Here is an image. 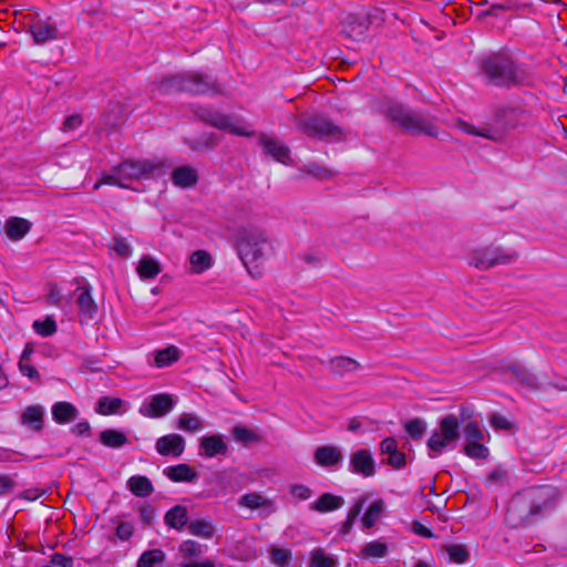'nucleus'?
Wrapping results in <instances>:
<instances>
[{
  "instance_id": "obj_4",
  "label": "nucleus",
  "mask_w": 567,
  "mask_h": 567,
  "mask_svg": "<svg viewBox=\"0 0 567 567\" xmlns=\"http://www.w3.org/2000/svg\"><path fill=\"white\" fill-rule=\"evenodd\" d=\"M388 117L412 134H425L440 137L436 125L420 113L412 112L401 104H393L386 110Z\"/></svg>"
},
{
  "instance_id": "obj_20",
  "label": "nucleus",
  "mask_w": 567,
  "mask_h": 567,
  "mask_svg": "<svg viewBox=\"0 0 567 567\" xmlns=\"http://www.w3.org/2000/svg\"><path fill=\"white\" fill-rule=\"evenodd\" d=\"M238 505L240 507H245L251 511L264 508L267 509L269 513L275 512L274 501L257 492L241 495L238 498Z\"/></svg>"
},
{
  "instance_id": "obj_56",
  "label": "nucleus",
  "mask_w": 567,
  "mask_h": 567,
  "mask_svg": "<svg viewBox=\"0 0 567 567\" xmlns=\"http://www.w3.org/2000/svg\"><path fill=\"white\" fill-rule=\"evenodd\" d=\"M20 372L31 380L39 379L38 370L30 363V361L19 360Z\"/></svg>"
},
{
  "instance_id": "obj_57",
  "label": "nucleus",
  "mask_w": 567,
  "mask_h": 567,
  "mask_svg": "<svg viewBox=\"0 0 567 567\" xmlns=\"http://www.w3.org/2000/svg\"><path fill=\"white\" fill-rule=\"evenodd\" d=\"M489 423L495 429L509 430L512 427V423L504 415L497 413L489 416Z\"/></svg>"
},
{
  "instance_id": "obj_26",
  "label": "nucleus",
  "mask_w": 567,
  "mask_h": 567,
  "mask_svg": "<svg viewBox=\"0 0 567 567\" xmlns=\"http://www.w3.org/2000/svg\"><path fill=\"white\" fill-rule=\"evenodd\" d=\"M172 181L178 187L188 188L197 183L198 175L190 166H179L173 171Z\"/></svg>"
},
{
  "instance_id": "obj_63",
  "label": "nucleus",
  "mask_w": 567,
  "mask_h": 567,
  "mask_svg": "<svg viewBox=\"0 0 567 567\" xmlns=\"http://www.w3.org/2000/svg\"><path fill=\"white\" fill-rule=\"evenodd\" d=\"M412 530L419 536L431 538L433 537V533L430 528H427L425 525L421 524L420 522H414L412 525Z\"/></svg>"
},
{
  "instance_id": "obj_14",
  "label": "nucleus",
  "mask_w": 567,
  "mask_h": 567,
  "mask_svg": "<svg viewBox=\"0 0 567 567\" xmlns=\"http://www.w3.org/2000/svg\"><path fill=\"white\" fill-rule=\"evenodd\" d=\"M156 452L162 456L179 457L185 451V440L182 435L172 433L157 439Z\"/></svg>"
},
{
  "instance_id": "obj_55",
  "label": "nucleus",
  "mask_w": 567,
  "mask_h": 567,
  "mask_svg": "<svg viewBox=\"0 0 567 567\" xmlns=\"http://www.w3.org/2000/svg\"><path fill=\"white\" fill-rule=\"evenodd\" d=\"M114 251L122 257H128L132 254L130 244L123 238H115L113 243Z\"/></svg>"
},
{
  "instance_id": "obj_54",
  "label": "nucleus",
  "mask_w": 567,
  "mask_h": 567,
  "mask_svg": "<svg viewBox=\"0 0 567 567\" xmlns=\"http://www.w3.org/2000/svg\"><path fill=\"white\" fill-rule=\"evenodd\" d=\"M134 527L130 522L121 520L116 526V536L121 540H127L133 535Z\"/></svg>"
},
{
  "instance_id": "obj_7",
  "label": "nucleus",
  "mask_w": 567,
  "mask_h": 567,
  "mask_svg": "<svg viewBox=\"0 0 567 567\" xmlns=\"http://www.w3.org/2000/svg\"><path fill=\"white\" fill-rule=\"evenodd\" d=\"M296 125L299 131L312 138L339 141L344 135L341 127L323 116H298Z\"/></svg>"
},
{
  "instance_id": "obj_24",
  "label": "nucleus",
  "mask_w": 567,
  "mask_h": 567,
  "mask_svg": "<svg viewBox=\"0 0 567 567\" xmlns=\"http://www.w3.org/2000/svg\"><path fill=\"white\" fill-rule=\"evenodd\" d=\"M44 411L41 405H30L21 414V423L33 431H41L43 427Z\"/></svg>"
},
{
  "instance_id": "obj_44",
  "label": "nucleus",
  "mask_w": 567,
  "mask_h": 567,
  "mask_svg": "<svg viewBox=\"0 0 567 567\" xmlns=\"http://www.w3.org/2000/svg\"><path fill=\"white\" fill-rule=\"evenodd\" d=\"M102 185H113L121 188H130V185L125 183L117 173V166L113 167L111 173L103 174L101 178L95 183L93 188L99 189Z\"/></svg>"
},
{
  "instance_id": "obj_39",
  "label": "nucleus",
  "mask_w": 567,
  "mask_h": 567,
  "mask_svg": "<svg viewBox=\"0 0 567 567\" xmlns=\"http://www.w3.org/2000/svg\"><path fill=\"white\" fill-rule=\"evenodd\" d=\"M338 559L327 554L322 548H316L310 554L309 567H337Z\"/></svg>"
},
{
  "instance_id": "obj_43",
  "label": "nucleus",
  "mask_w": 567,
  "mask_h": 567,
  "mask_svg": "<svg viewBox=\"0 0 567 567\" xmlns=\"http://www.w3.org/2000/svg\"><path fill=\"white\" fill-rule=\"evenodd\" d=\"M444 550L449 555L450 560L456 564H464L470 557V553L463 544L446 545Z\"/></svg>"
},
{
  "instance_id": "obj_5",
  "label": "nucleus",
  "mask_w": 567,
  "mask_h": 567,
  "mask_svg": "<svg viewBox=\"0 0 567 567\" xmlns=\"http://www.w3.org/2000/svg\"><path fill=\"white\" fill-rule=\"evenodd\" d=\"M458 426V419L453 414L441 420L439 427L433 431L427 441L430 457L434 458L442 454L444 450L454 447V444L460 437Z\"/></svg>"
},
{
  "instance_id": "obj_10",
  "label": "nucleus",
  "mask_w": 567,
  "mask_h": 567,
  "mask_svg": "<svg viewBox=\"0 0 567 567\" xmlns=\"http://www.w3.org/2000/svg\"><path fill=\"white\" fill-rule=\"evenodd\" d=\"M117 173L125 183L144 177H154L163 173V163L159 161H124L117 165Z\"/></svg>"
},
{
  "instance_id": "obj_11",
  "label": "nucleus",
  "mask_w": 567,
  "mask_h": 567,
  "mask_svg": "<svg viewBox=\"0 0 567 567\" xmlns=\"http://www.w3.org/2000/svg\"><path fill=\"white\" fill-rule=\"evenodd\" d=\"M515 114L516 112L514 110L508 111L505 114L504 123H501L497 126H483L476 128L474 125L470 123L460 122L458 127L470 135L481 136L493 142H501L504 138L505 132L509 127L515 126V123L513 122V117L515 116Z\"/></svg>"
},
{
  "instance_id": "obj_12",
  "label": "nucleus",
  "mask_w": 567,
  "mask_h": 567,
  "mask_svg": "<svg viewBox=\"0 0 567 567\" xmlns=\"http://www.w3.org/2000/svg\"><path fill=\"white\" fill-rule=\"evenodd\" d=\"M349 470L364 478L374 476L377 468L372 453L367 449L354 451L349 457Z\"/></svg>"
},
{
  "instance_id": "obj_61",
  "label": "nucleus",
  "mask_w": 567,
  "mask_h": 567,
  "mask_svg": "<svg viewBox=\"0 0 567 567\" xmlns=\"http://www.w3.org/2000/svg\"><path fill=\"white\" fill-rule=\"evenodd\" d=\"M44 494V489L42 488H29L22 492L19 497L27 499V501H35L40 498Z\"/></svg>"
},
{
  "instance_id": "obj_52",
  "label": "nucleus",
  "mask_w": 567,
  "mask_h": 567,
  "mask_svg": "<svg viewBox=\"0 0 567 567\" xmlns=\"http://www.w3.org/2000/svg\"><path fill=\"white\" fill-rule=\"evenodd\" d=\"M307 172L315 176V177H318L320 179H328V178H331L333 176V173L331 169L327 168V167H321L317 164H309L307 166Z\"/></svg>"
},
{
  "instance_id": "obj_53",
  "label": "nucleus",
  "mask_w": 567,
  "mask_h": 567,
  "mask_svg": "<svg viewBox=\"0 0 567 567\" xmlns=\"http://www.w3.org/2000/svg\"><path fill=\"white\" fill-rule=\"evenodd\" d=\"M48 301L49 303L55 306V307H64V297L62 296L60 289L56 285H50L49 293H48Z\"/></svg>"
},
{
  "instance_id": "obj_37",
  "label": "nucleus",
  "mask_w": 567,
  "mask_h": 567,
  "mask_svg": "<svg viewBox=\"0 0 567 567\" xmlns=\"http://www.w3.org/2000/svg\"><path fill=\"white\" fill-rule=\"evenodd\" d=\"M189 264L193 272L202 274L212 267L213 258L206 250H196L190 255Z\"/></svg>"
},
{
  "instance_id": "obj_46",
  "label": "nucleus",
  "mask_w": 567,
  "mask_h": 567,
  "mask_svg": "<svg viewBox=\"0 0 567 567\" xmlns=\"http://www.w3.org/2000/svg\"><path fill=\"white\" fill-rule=\"evenodd\" d=\"M464 453L471 458L485 460L488 456V449L481 441H471L465 444Z\"/></svg>"
},
{
  "instance_id": "obj_21",
  "label": "nucleus",
  "mask_w": 567,
  "mask_h": 567,
  "mask_svg": "<svg viewBox=\"0 0 567 567\" xmlns=\"http://www.w3.org/2000/svg\"><path fill=\"white\" fill-rule=\"evenodd\" d=\"M30 31L37 43H44L49 40H53L56 37L58 29L54 22L50 19L39 20L31 24Z\"/></svg>"
},
{
  "instance_id": "obj_45",
  "label": "nucleus",
  "mask_w": 567,
  "mask_h": 567,
  "mask_svg": "<svg viewBox=\"0 0 567 567\" xmlns=\"http://www.w3.org/2000/svg\"><path fill=\"white\" fill-rule=\"evenodd\" d=\"M203 553L202 545L195 540H185L178 547V555L183 560H190Z\"/></svg>"
},
{
  "instance_id": "obj_64",
  "label": "nucleus",
  "mask_w": 567,
  "mask_h": 567,
  "mask_svg": "<svg viewBox=\"0 0 567 567\" xmlns=\"http://www.w3.org/2000/svg\"><path fill=\"white\" fill-rule=\"evenodd\" d=\"M72 432L76 435L87 434L90 432V424L87 422H80L72 427Z\"/></svg>"
},
{
  "instance_id": "obj_3",
  "label": "nucleus",
  "mask_w": 567,
  "mask_h": 567,
  "mask_svg": "<svg viewBox=\"0 0 567 567\" xmlns=\"http://www.w3.org/2000/svg\"><path fill=\"white\" fill-rule=\"evenodd\" d=\"M237 250L249 274L258 277L259 266L272 254V245L262 229L248 227L238 233Z\"/></svg>"
},
{
  "instance_id": "obj_62",
  "label": "nucleus",
  "mask_w": 567,
  "mask_h": 567,
  "mask_svg": "<svg viewBox=\"0 0 567 567\" xmlns=\"http://www.w3.org/2000/svg\"><path fill=\"white\" fill-rule=\"evenodd\" d=\"M51 567H72V559L63 555L55 554L51 559Z\"/></svg>"
},
{
  "instance_id": "obj_1",
  "label": "nucleus",
  "mask_w": 567,
  "mask_h": 567,
  "mask_svg": "<svg viewBox=\"0 0 567 567\" xmlns=\"http://www.w3.org/2000/svg\"><path fill=\"white\" fill-rule=\"evenodd\" d=\"M481 71L489 83L507 89L527 85L533 79L530 68L506 50L484 58L481 61Z\"/></svg>"
},
{
  "instance_id": "obj_9",
  "label": "nucleus",
  "mask_w": 567,
  "mask_h": 567,
  "mask_svg": "<svg viewBox=\"0 0 567 567\" xmlns=\"http://www.w3.org/2000/svg\"><path fill=\"white\" fill-rule=\"evenodd\" d=\"M200 117L209 125L234 135L247 137L255 135V131L248 123L210 109H203Z\"/></svg>"
},
{
  "instance_id": "obj_42",
  "label": "nucleus",
  "mask_w": 567,
  "mask_h": 567,
  "mask_svg": "<svg viewBox=\"0 0 567 567\" xmlns=\"http://www.w3.org/2000/svg\"><path fill=\"white\" fill-rule=\"evenodd\" d=\"M165 553L162 549H150L142 553L137 559L136 567H155L165 560Z\"/></svg>"
},
{
  "instance_id": "obj_22",
  "label": "nucleus",
  "mask_w": 567,
  "mask_h": 567,
  "mask_svg": "<svg viewBox=\"0 0 567 567\" xmlns=\"http://www.w3.org/2000/svg\"><path fill=\"white\" fill-rule=\"evenodd\" d=\"M164 474L173 482H194L198 477L195 468L184 463L167 466Z\"/></svg>"
},
{
  "instance_id": "obj_31",
  "label": "nucleus",
  "mask_w": 567,
  "mask_h": 567,
  "mask_svg": "<svg viewBox=\"0 0 567 567\" xmlns=\"http://www.w3.org/2000/svg\"><path fill=\"white\" fill-rule=\"evenodd\" d=\"M233 439L243 444L244 446H248L251 444L260 443L262 441L261 435L247 426L236 425L231 430Z\"/></svg>"
},
{
  "instance_id": "obj_18",
  "label": "nucleus",
  "mask_w": 567,
  "mask_h": 567,
  "mask_svg": "<svg viewBox=\"0 0 567 567\" xmlns=\"http://www.w3.org/2000/svg\"><path fill=\"white\" fill-rule=\"evenodd\" d=\"M79 316L82 319H92L96 313L97 306L92 298L91 289L86 286L79 287L75 290Z\"/></svg>"
},
{
  "instance_id": "obj_28",
  "label": "nucleus",
  "mask_w": 567,
  "mask_h": 567,
  "mask_svg": "<svg viewBox=\"0 0 567 567\" xmlns=\"http://www.w3.org/2000/svg\"><path fill=\"white\" fill-rule=\"evenodd\" d=\"M127 488L137 497H147L153 491V484L148 477L143 475H134L127 481Z\"/></svg>"
},
{
  "instance_id": "obj_29",
  "label": "nucleus",
  "mask_w": 567,
  "mask_h": 567,
  "mask_svg": "<svg viewBox=\"0 0 567 567\" xmlns=\"http://www.w3.org/2000/svg\"><path fill=\"white\" fill-rule=\"evenodd\" d=\"M154 362L156 368H165L177 362L181 358V351L176 346H168L165 349L157 350L153 353Z\"/></svg>"
},
{
  "instance_id": "obj_34",
  "label": "nucleus",
  "mask_w": 567,
  "mask_h": 567,
  "mask_svg": "<svg viewBox=\"0 0 567 567\" xmlns=\"http://www.w3.org/2000/svg\"><path fill=\"white\" fill-rule=\"evenodd\" d=\"M99 439L103 445L112 449H118L128 443L126 434L114 429L102 431Z\"/></svg>"
},
{
  "instance_id": "obj_60",
  "label": "nucleus",
  "mask_w": 567,
  "mask_h": 567,
  "mask_svg": "<svg viewBox=\"0 0 567 567\" xmlns=\"http://www.w3.org/2000/svg\"><path fill=\"white\" fill-rule=\"evenodd\" d=\"M506 480V472L502 468H494L487 476L488 485L503 484Z\"/></svg>"
},
{
  "instance_id": "obj_41",
  "label": "nucleus",
  "mask_w": 567,
  "mask_h": 567,
  "mask_svg": "<svg viewBox=\"0 0 567 567\" xmlns=\"http://www.w3.org/2000/svg\"><path fill=\"white\" fill-rule=\"evenodd\" d=\"M388 554V545L381 540L367 543L360 550L361 558H382Z\"/></svg>"
},
{
  "instance_id": "obj_2",
  "label": "nucleus",
  "mask_w": 567,
  "mask_h": 567,
  "mask_svg": "<svg viewBox=\"0 0 567 567\" xmlns=\"http://www.w3.org/2000/svg\"><path fill=\"white\" fill-rule=\"evenodd\" d=\"M558 492L553 486L532 487L515 495L507 511V518L516 525L535 522L554 508Z\"/></svg>"
},
{
  "instance_id": "obj_32",
  "label": "nucleus",
  "mask_w": 567,
  "mask_h": 567,
  "mask_svg": "<svg viewBox=\"0 0 567 567\" xmlns=\"http://www.w3.org/2000/svg\"><path fill=\"white\" fill-rule=\"evenodd\" d=\"M187 508L182 505L172 507L164 517L165 523L177 530L187 525Z\"/></svg>"
},
{
  "instance_id": "obj_49",
  "label": "nucleus",
  "mask_w": 567,
  "mask_h": 567,
  "mask_svg": "<svg viewBox=\"0 0 567 567\" xmlns=\"http://www.w3.org/2000/svg\"><path fill=\"white\" fill-rule=\"evenodd\" d=\"M464 435L467 442L484 440V432L476 422H468L464 426Z\"/></svg>"
},
{
  "instance_id": "obj_27",
  "label": "nucleus",
  "mask_w": 567,
  "mask_h": 567,
  "mask_svg": "<svg viewBox=\"0 0 567 567\" xmlns=\"http://www.w3.org/2000/svg\"><path fill=\"white\" fill-rule=\"evenodd\" d=\"M125 401L114 396H102L99 399L95 411L101 415L118 414L125 411Z\"/></svg>"
},
{
  "instance_id": "obj_36",
  "label": "nucleus",
  "mask_w": 567,
  "mask_h": 567,
  "mask_svg": "<svg viewBox=\"0 0 567 567\" xmlns=\"http://www.w3.org/2000/svg\"><path fill=\"white\" fill-rule=\"evenodd\" d=\"M187 527L192 535L206 539L212 538L216 532L213 522L204 518L192 520Z\"/></svg>"
},
{
  "instance_id": "obj_48",
  "label": "nucleus",
  "mask_w": 567,
  "mask_h": 567,
  "mask_svg": "<svg viewBox=\"0 0 567 567\" xmlns=\"http://www.w3.org/2000/svg\"><path fill=\"white\" fill-rule=\"evenodd\" d=\"M271 561L278 567H286L292 558V554L287 548L271 547L270 550Z\"/></svg>"
},
{
  "instance_id": "obj_8",
  "label": "nucleus",
  "mask_w": 567,
  "mask_h": 567,
  "mask_svg": "<svg viewBox=\"0 0 567 567\" xmlns=\"http://www.w3.org/2000/svg\"><path fill=\"white\" fill-rule=\"evenodd\" d=\"M517 258L515 251H506L501 247L486 246L473 249L468 254V264L481 270L498 265H507Z\"/></svg>"
},
{
  "instance_id": "obj_50",
  "label": "nucleus",
  "mask_w": 567,
  "mask_h": 567,
  "mask_svg": "<svg viewBox=\"0 0 567 567\" xmlns=\"http://www.w3.org/2000/svg\"><path fill=\"white\" fill-rule=\"evenodd\" d=\"M405 430L411 437L420 439L425 431V424L422 420L414 419L405 424Z\"/></svg>"
},
{
  "instance_id": "obj_25",
  "label": "nucleus",
  "mask_w": 567,
  "mask_h": 567,
  "mask_svg": "<svg viewBox=\"0 0 567 567\" xmlns=\"http://www.w3.org/2000/svg\"><path fill=\"white\" fill-rule=\"evenodd\" d=\"M31 228V223L28 221L27 219L24 218H20V217H11L7 220L6 223V235L11 239V240H20L22 239L30 230Z\"/></svg>"
},
{
  "instance_id": "obj_16",
  "label": "nucleus",
  "mask_w": 567,
  "mask_h": 567,
  "mask_svg": "<svg viewBox=\"0 0 567 567\" xmlns=\"http://www.w3.org/2000/svg\"><path fill=\"white\" fill-rule=\"evenodd\" d=\"M313 460L321 467H334L342 462L343 454L337 446L322 445L315 450Z\"/></svg>"
},
{
  "instance_id": "obj_6",
  "label": "nucleus",
  "mask_w": 567,
  "mask_h": 567,
  "mask_svg": "<svg viewBox=\"0 0 567 567\" xmlns=\"http://www.w3.org/2000/svg\"><path fill=\"white\" fill-rule=\"evenodd\" d=\"M210 87L212 85L208 79L195 72L176 74L166 80H163L158 85V90L162 93L183 91L194 94H203L208 92Z\"/></svg>"
},
{
  "instance_id": "obj_59",
  "label": "nucleus",
  "mask_w": 567,
  "mask_h": 567,
  "mask_svg": "<svg viewBox=\"0 0 567 567\" xmlns=\"http://www.w3.org/2000/svg\"><path fill=\"white\" fill-rule=\"evenodd\" d=\"M82 124V118L79 114H72L70 116H68L63 124H62V130L64 132H69V131H74L76 128H79Z\"/></svg>"
},
{
  "instance_id": "obj_33",
  "label": "nucleus",
  "mask_w": 567,
  "mask_h": 567,
  "mask_svg": "<svg viewBox=\"0 0 567 567\" xmlns=\"http://www.w3.org/2000/svg\"><path fill=\"white\" fill-rule=\"evenodd\" d=\"M176 426L177 429L189 433L199 432L205 427L202 417L187 412H184L178 416Z\"/></svg>"
},
{
  "instance_id": "obj_58",
  "label": "nucleus",
  "mask_w": 567,
  "mask_h": 567,
  "mask_svg": "<svg viewBox=\"0 0 567 567\" xmlns=\"http://www.w3.org/2000/svg\"><path fill=\"white\" fill-rule=\"evenodd\" d=\"M16 487V481L10 475H0V495L11 493Z\"/></svg>"
},
{
  "instance_id": "obj_38",
  "label": "nucleus",
  "mask_w": 567,
  "mask_h": 567,
  "mask_svg": "<svg viewBox=\"0 0 567 567\" xmlns=\"http://www.w3.org/2000/svg\"><path fill=\"white\" fill-rule=\"evenodd\" d=\"M384 501L383 499H377L374 501L367 512L364 513L362 517V525L363 528L369 529L374 526V524L379 520L381 517L382 512L384 511Z\"/></svg>"
},
{
  "instance_id": "obj_47",
  "label": "nucleus",
  "mask_w": 567,
  "mask_h": 567,
  "mask_svg": "<svg viewBox=\"0 0 567 567\" xmlns=\"http://www.w3.org/2000/svg\"><path fill=\"white\" fill-rule=\"evenodd\" d=\"M32 328L38 334L42 337H50L56 332V322L53 318L48 317L42 321L35 320Z\"/></svg>"
},
{
  "instance_id": "obj_23",
  "label": "nucleus",
  "mask_w": 567,
  "mask_h": 567,
  "mask_svg": "<svg viewBox=\"0 0 567 567\" xmlns=\"http://www.w3.org/2000/svg\"><path fill=\"white\" fill-rule=\"evenodd\" d=\"M52 417L56 423L65 424L78 417V409L70 402L61 401L52 405Z\"/></svg>"
},
{
  "instance_id": "obj_13",
  "label": "nucleus",
  "mask_w": 567,
  "mask_h": 567,
  "mask_svg": "<svg viewBox=\"0 0 567 567\" xmlns=\"http://www.w3.org/2000/svg\"><path fill=\"white\" fill-rule=\"evenodd\" d=\"M174 400L171 394L159 393L152 395L147 404L140 408V413L147 417H162L172 411Z\"/></svg>"
},
{
  "instance_id": "obj_19",
  "label": "nucleus",
  "mask_w": 567,
  "mask_h": 567,
  "mask_svg": "<svg viewBox=\"0 0 567 567\" xmlns=\"http://www.w3.org/2000/svg\"><path fill=\"white\" fill-rule=\"evenodd\" d=\"M380 452L388 455L386 464L395 470L405 466V455L398 450V443L393 437H386L380 443Z\"/></svg>"
},
{
  "instance_id": "obj_35",
  "label": "nucleus",
  "mask_w": 567,
  "mask_h": 567,
  "mask_svg": "<svg viewBox=\"0 0 567 567\" xmlns=\"http://www.w3.org/2000/svg\"><path fill=\"white\" fill-rule=\"evenodd\" d=\"M136 270L142 279H153L162 271V267L155 258L143 256Z\"/></svg>"
},
{
  "instance_id": "obj_30",
  "label": "nucleus",
  "mask_w": 567,
  "mask_h": 567,
  "mask_svg": "<svg viewBox=\"0 0 567 567\" xmlns=\"http://www.w3.org/2000/svg\"><path fill=\"white\" fill-rule=\"evenodd\" d=\"M343 503L344 502L342 497L332 495L330 493H324L310 505V508L319 513H326L340 508Z\"/></svg>"
},
{
  "instance_id": "obj_51",
  "label": "nucleus",
  "mask_w": 567,
  "mask_h": 567,
  "mask_svg": "<svg viewBox=\"0 0 567 567\" xmlns=\"http://www.w3.org/2000/svg\"><path fill=\"white\" fill-rule=\"evenodd\" d=\"M290 494L297 501H307L312 496V491L303 484H293L290 486Z\"/></svg>"
},
{
  "instance_id": "obj_15",
  "label": "nucleus",
  "mask_w": 567,
  "mask_h": 567,
  "mask_svg": "<svg viewBox=\"0 0 567 567\" xmlns=\"http://www.w3.org/2000/svg\"><path fill=\"white\" fill-rule=\"evenodd\" d=\"M258 142L264 152L277 162L282 164L290 162V150L281 141L261 133Z\"/></svg>"
},
{
  "instance_id": "obj_17",
  "label": "nucleus",
  "mask_w": 567,
  "mask_h": 567,
  "mask_svg": "<svg viewBox=\"0 0 567 567\" xmlns=\"http://www.w3.org/2000/svg\"><path fill=\"white\" fill-rule=\"evenodd\" d=\"M227 452L228 445L220 434L203 436L199 441V454L205 457L212 458L217 455H225Z\"/></svg>"
},
{
  "instance_id": "obj_40",
  "label": "nucleus",
  "mask_w": 567,
  "mask_h": 567,
  "mask_svg": "<svg viewBox=\"0 0 567 567\" xmlns=\"http://www.w3.org/2000/svg\"><path fill=\"white\" fill-rule=\"evenodd\" d=\"M359 362L349 357H336L330 360V368L337 374H344L358 370Z\"/></svg>"
}]
</instances>
